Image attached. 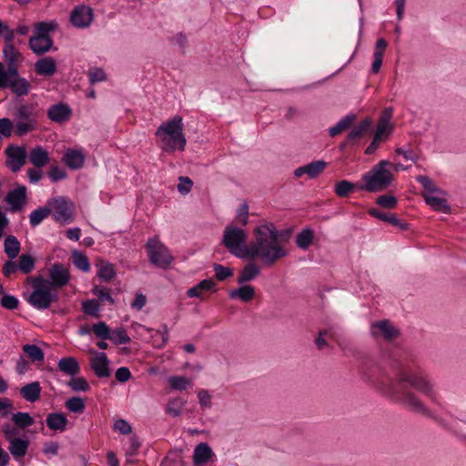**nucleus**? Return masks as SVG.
I'll return each mask as SVG.
<instances>
[{"instance_id": "5fc2aeb1", "label": "nucleus", "mask_w": 466, "mask_h": 466, "mask_svg": "<svg viewBox=\"0 0 466 466\" xmlns=\"http://www.w3.org/2000/svg\"><path fill=\"white\" fill-rule=\"evenodd\" d=\"M213 268H214V271H215L216 279L218 281H224L227 279L232 277L233 274H234L233 268L226 267V266H223V265L218 264V263H215L213 265Z\"/></svg>"}, {"instance_id": "e2e57ef3", "label": "nucleus", "mask_w": 466, "mask_h": 466, "mask_svg": "<svg viewBox=\"0 0 466 466\" xmlns=\"http://www.w3.org/2000/svg\"><path fill=\"white\" fill-rule=\"evenodd\" d=\"M237 218L238 222L243 226H247L248 223V205L247 203H243L239 206L237 210Z\"/></svg>"}, {"instance_id": "052dcab7", "label": "nucleus", "mask_w": 466, "mask_h": 466, "mask_svg": "<svg viewBox=\"0 0 466 466\" xmlns=\"http://www.w3.org/2000/svg\"><path fill=\"white\" fill-rule=\"evenodd\" d=\"M183 405L184 403L179 400H169L166 408V412L177 418L181 415Z\"/></svg>"}, {"instance_id": "7ed1b4c3", "label": "nucleus", "mask_w": 466, "mask_h": 466, "mask_svg": "<svg viewBox=\"0 0 466 466\" xmlns=\"http://www.w3.org/2000/svg\"><path fill=\"white\" fill-rule=\"evenodd\" d=\"M246 240L247 233L244 229L232 225L226 227L222 243L232 255L239 258H246L249 260H254L257 258H260L257 238H254V241L248 246L246 245Z\"/></svg>"}, {"instance_id": "bb28decb", "label": "nucleus", "mask_w": 466, "mask_h": 466, "mask_svg": "<svg viewBox=\"0 0 466 466\" xmlns=\"http://www.w3.org/2000/svg\"><path fill=\"white\" fill-rule=\"evenodd\" d=\"M30 162L37 168L45 167L49 162L47 151L41 146L32 148L29 153Z\"/></svg>"}, {"instance_id": "7c9ffc66", "label": "nucleus", "mask_w": 466, "mask_h": 466, "mask_svg": "<svg viewBox=\"0 0 466 466\" xmlns=\"http://www.w3.org/2000/svg\"><path fill=\"white\" fill-rule=\"evenodd\" d=\"M422 197L426 204L431 207L434 210L441 211L445 214L451 213V207L445 198L431 196L430 194H422Z\"/></svg>"}, {"instance_id": "13d9d810", "label": "nucleus", "mask_w": 466, "mask_h": 466, "mask_svg": "<svg viewBox=\"0 0 466 466\" xmlns=\"http://www.w3.org/2000/svg\"><path fill=\"white\" fill-rule=\"evenodd\" d=\"M1 306L9 310L16 309L19 307V300L18 299L10 294H4L1 298Z\"/></svg>"}, {"instance_id": "bf43d9fd", "label": "nucleus", "mask_w": 466, "mask_h": 466, "mask_svg": "<svg viewBox=\"0 0 466 466\" xmlns=\"http://www.w3.org/2000/svg\"><path fill=\"white\" fill-rule=\"evenodd\" d=\"M140 447H141V441H139V438L135 434L132 435L129 438V444L126 450V456L127 458L135 457L137 454Z\"/></svg>"}, {"instance_id": "6e6d98bb", "label": "nucleus", "mask_w": 466, "mask_h": 466, "mask_svg": "<svg viewBox=\"0 0 466 466\" xmlns=\"http://www.w3.org/2000/svg\"><path fill=\"white\" fill-rule=\"evenodd\" d=\"M376 203L383 208L392 209L398 205V199L393 195H380L377 198Z\"/></svg>"}, {"instance_id": "79ce46f5", "label": "nucleus", "mask_w": 466, "mask_h": 466, "mask_svg": "<svg viewBox=\"0 0 466 466\" xmlns=\"http://www.w3.org/2000/svg\"><path fill=\"white\" fill-rule=\"evenodd\" d=\"M23 351L32 361L42 362L45 360V353L37 345L25 344L23 346Z\"/></svg>"}, {"instance_id": "2eb2a0df", "label": "nucleus", "mask_w": 466, "mask_h": 466, "mask_svg": "<svg viewBox=\"0 0 466 466\" xmlns=\"http://www.w3.org/2000/svg\"><path fill=\"white\" fill-rule=\"evenodd\" d=\"M370 331L374 337L382 336L387 340L397 338L400 334L399 330L393 327L388 319L372 323Z\"/></svg>"}, {"instance_id": "0eeeda50", "label": "nucleus", "mask_w": 466, "mask_h": 466, "mask_svg": "<svg viewBox=\"0 0 466 466\" xmlns=\"http://www.w3.org/2000/svg\"><path fill=\"white\" fill-rule=\"evenodd\" d=\"M47 204L56 222L67 224L74 220L75 204L67 197L52 198L47 201Z\"/></svg>"}, {"instance_id": "4c0bfd02", "label": "nucleus", "mask_w": 466, "mask_h": 466, "mask_svg": "<svg viewBox=\"0 0 466 466\" xmlns=\"http://www.w3.org/2000/svg\"><path fill=\"white\" fill-rule=\"evenodd\" d=\"M360 184L352 183L349 180H340L339 181L335 187L334 191L335 194L339 198L348 197L355 188L359 189V186Z\"/></svg>"}, {"instance_id": "5701e85b", "label": "nucleus", "mask_w": 466, "mask_h": 466, "mask_svg": "<svg viewBox=\"0 0 466 466\" xmlns=\"http://www.w3.org/2000/svg\"><path fill=\"white\" fill-rule=\"evenodd\" d=\"M58 370L71 377L76 376L80 372V365L74 357H65L59 360L57 364Z\"/></svg>"}, {"instance_id": "864d4df0", "label": "nucleus", "mask_w": 466, "mask_h": 466, "mask_svg": "<svg viewBox=\"0 0 466 466\" xmlns=\"http://www.w3.org/2000/svg\"><path fill=\"white\" fill-rule=\"evenodd\" d=\"M67 385L72 389L74 391H88L90 390V386L86 380L83 377H72L69 381L67 382Z\"/></svg>"}, {"instance_id": "0e129e2a", "label": "nucleus", "mask_w": 466, "mask_h": 466, "mask_svg": "<svg viewBox=\"0 0 466 466\" xmlns=\"http://www.w3.org/2000/svg\"><path fill=\"white\" fill-rule=\"evenodd\" d=\"M114 430L117 431L120 434L127 435L131 433V425L124 419L116 420L114 423Z\"/></svg>"}, {"instance_id": "6ab92c4d", "label": "nucleus", "mask_w": 466, "mask_h": 466, "mask_svg": "<svg viewBox=\"0 0 466 466\" xmlns=\"http://www.w3.org/2000/svg\"><path fill=\"white\" fill-rule=\"evenodd\" d=\"M68 419L63 412H51L48 413L46 419V423L48 429L59 432L66 430Z\"/></svg>"}, {"instance_id": "09e8293b", "label": "nucleus", "mask_w": 466, "mask_h": 466, "mask_svg": "<svg viewBox=\"0 0 466 466\" xmlns=\"http://www.w3.org/2000/svg\"><path fill=\"white\" fill-rule=\"evenodd\" d=\"M14 423L21 429L26 428L34 424L35 420L28 412L17 411L12 416Z\"/></svg>"}, {"instance_id": "72a5a7b5", "label": "nucleus", "mask_w": 466, "mask_h": 466, "mask_svg": "<svg viewBox=\"0 0 466 466\" xmlns=\"http://www.w3.org/2000/svg\"><path fill=\"white\" fill-rule=\"evenodd\" d=\"M30 87V82L25 77L13 79L8 86V88H11L12 92L17 96H26L29 93Z\"/></svg>"}, {"instance_id": "a19ab883", "label": "nucleus", "mask_w": 466, "mask_h": 466, "mask_svg": "<svg viewBox=\"0 0 466 466\" xmlns=\"http://www.w3.org/2000/svg\"><path fill=\"white\" fill-rule=\"evenodd\" d=\"M96 266L98 267L96 276L102 281L108 282L116 276L115 267L112 263L106 262Z\"/></svg>"}, {"instance_id": "39448f33", "label": "nucleus", "mask_w": 466, "mask_h": 466, "mask_svg": "<svg viewBox=\"0 0 466 466\" xmlns=\"http://www.w3.org/2000/svg\"><path fill=\"white\" fill-rule=\"evenodd\" d=\"M392 164L388 160H381L371 169L362 175L364 184L359 186L360 190H366L370 193L380 192L387 189L393 181V174L388 168Z\"/></svg>"}, {"instance_id": "dca6fc26", "label": "nucleus", "mask_w": 466, "mask_h": 466, "mask_svg": "<svg viewBox=\"0 0 466 466\" xmlns=\"http://www.w3.org/2000/svg\"><path fill=\"white\" fill-rule=\"evenodd\" d=\"M5 201L10 205L13 212L21 210L26 203V187L19 186L9 191L5 197Z\"/></svg>"}, {"instance_id": "4d7b16f0", "label": "nucleus", "mask_w": 466, "mask_h": 466, "mask_svg": "<svg viewBox=\"0 0 466 466\" xmlns=\"http://www.w3.org/2000/svg\"><path fill=\"white\" fill-rule=\"evenodd\" d=\"M173 390H184L189 385V380L184 376H171L168 379Z\"/></svg>"}, {"instance_id": "ea45409f", "label": "nucleus", "mask_w": 466, "mask_h": 466, "mask_svg": "<svg viewBox=\"0 0 466 466\" xmlns=\"http://www.w3.org/2000/svg\"><path fill=\"white\" fill-rule=\"evenodd\" d=\"M17 265L19 268V270L25 274L27 275L33 271L35 265V259L33 256L30 254L23 253L19 256Z\"/></svg>"}, {"instance_id": "412c9836", "label": "nucleus", "mask_w": 466, "mask_h": 466, "mask_svg": "<svg viewBox=\"0 0 466 466\" xmlns=\"http://www.w3.org/2000/svg\"><path fill=\"white\" fill-rule=\"evenodd\" d=\"M35 70L39 76H51L56 72V60L51 56L40 58L35 64Z\"/></svg>"}, {"instance_id": "c756f323", "label": "nucleus", "mask_w": 466, "mask_h": 466, "mask_svg": "<svg viewBox=\"0 0 466 466\" xmlns=\"http://www.w3.org/2000/svg\"><path fill=\"white\" fill-rule=\"evenodd\" d=\"M41 390L40 383L34 381L22 387L20 393L25 400L35 402L40 398Z\"/></svg>"}, {"instance_id": "4468645a", "label": "nucleus", "mask_w": 466, "mask_h": 466, "mask_svg": "<svg viewBox=\"0 0 466 466\" xmlns=\"http://www.w3.org/2000/svg\"><path fill=\"white\" fill-rule=\"evenodd\" d=\"M90 367L97 378L110 376L109 360L105 352H96V356L90 360Z\"/></svg>"}, {"instance_id": "a878e982", "label": "nucleus", "mask_w": 466, "mask_h": 466, "mask_svg": "<svg viewBox=\"0 0 466 466\" xmlns=\"http://www.w3.org/2000/svg\"><path fill=\"white\" fill-rule=\"evenodd\" d=\"M9 442L10 445L8 449L14 458L19 459L25 456L29 446L28 440L14 438L9 440Z\"/></svg>"}, {"instance_id": "8fccbe9b", "label": "nucleus", "mask_w": 466, "mask_h": 466, "mask_svg": "<svg viewBox=\"0 0 466 466\" xmlns=\"http://www.w3.org/2000/svg\"><path fill=\"white\" fill-rule=\"evenodd\" d=\"M92 293L97 297L98 302L107 301L110 305H114L116 300L110 294V289L106 287L94 286Z\"/></svg>"}, {"instance_id": "603ef678", "label": "nucleus", "mask_w": 466, "mask_h": 466, "mask_svg": "<svg viewBox=\"0 0 466 466\" xmlns=\"http://www.w3.org/2000/svg\"><path fill=\"white\" fill-rule=\"evenodd\" d=\"M92 331L101 339H109L111 338V329L105 321L93 324Z\"/></svg>"}, {"instance_id": "c85d7f7f", "label": "nucleus", "mask_w": 466, "mask_h": 466, "mask_svg": "<svg viewBox=\"0 0 466 466\" xmlns=\"http://www.w3.org/2000/svg\"><path fill=\"white\" fill-rule=\"evenodd\" d=\"M212 455L213 451L210 446L205 442H201L198 444L194 450V462L196 464H205L210 460Z\"/></svg>"}, {"instance_id": "f704fd0d", "label": "nucleus", "mask_w": 466, "mask_h": 466, "mask_svg": "<svg viewBox=\"0 0 466 466\" xmlns=\"http://www.w3.org/2000/svg\"><path fill=\"white\" fill-rule=\"evenodd\" d=\"M4 247L5 253L9 258L14 259L18 256L20 251V242L16 237L13 235L7 236L5 239Z\"/></svg>"}, {"instance_id": "f3484780", "label": "nucleus", "mask_w": 466, "mask_h": 466, "mask_svg": "<svg viewBox=\"0 0 466 466\" xmlns=\"http://www.w3.org/2000/svg\"><path fill=\"white\" fill-rule=\"evenodd\" d=\"M72 109L67 104L58 103L52 105L47 110V117L56 123H64L69 119Z\"/></svg>"}, {"instance_id": "c9c22d12", "label": "nucleus", "mask_w": 466, "mask_h": 466, "mask_svg": "<svg viewBox=\"0 0 466 466\" xmlns=\"http://www.w3.org/2000/svg\"><path fill=\"white\" fill-rule=\"evenodd\" d=\"M356 119L355 114H349L341 118L335 126L329 127V134L330 137H336L342 131L349 128Z\"/></svg>"}, {"instance_id": "2f4dec72", "label": "nucleus", "mask_w": 466, "mask_h": 466, "mask_svg": "<svg viewBox=\"0 0 466 466\" xmlns=\"http://www.w3.org/2000/svg\"><path fill=\"white\" fill-rule=\"evenodd\" d=\"M260 274V268L253 262L247 264L240 271L238 283L242 285L253 280Z\"/></svg>"}, {"instance_id": "69168bd1", "label": "nucleus", "mask_w": 466, "mask_h": 466, "mask_svg": "<svg viewBox=\"0 0 466 466\" xmlns=\"http://www.w3.org/2000/svg\"><path fill=\"white\" fill-rule=\"evenodd\" d=\"M14 127L13 122L7 118L3 117L0 118V134L5 137H9L12 134V129Z\"/></svg>"}, {"instance_id": "cd10ccee", "label": "nucleus", "mask_w": 466, "mask_h": 466, "mask_svg": "<svg viewBox=\"0 0 466 466\" xmlns=\"http://www.w3.org/2000/svg\"><path fill=\"white\" fill-rule=\"evenodd\" d=\"M255 289L250 285L242 284L239 288L231 289L228 296L231 299H238L244 302L250 301L255 297Z\"/></svg>"}, {"instance_id": "a18cd8bd", "label": "nucleus", "mask_w": 466, "mask_h": 466, "mask_svg": "<svg viewBox=\"0 0 466 466\" xmlns=\"http://www.w3.org/2000/svg\"><path fill=\"white\" fill-rule=\"evenodd\" d=\"M49 214H51V208L48 206L41 207L35 209L29 215V221L32 227L39 225Z\"/></svg>"}, {"instance_id": "49530a36", "label": "nucleus", "mask_w": 466, "mask_h": 466, "mask_svg": "<svg viewBox=\"0 0 466 466\" xmlns=\"http://www.w3.org/2000/svg\"><path fill=\"white\" fill-rule=\"evenodd\" d=\"M73 262L75 266L83 272L90 270V263L88 258L81 251L74 250L72 253Z\"/></svg>"}, {"instance_id": "de8ad7c7", "label": "nucleus", "mask_w": 466, "mask_h": 466, "mask_svg": "<svg viewBox=\"0 0 466 466\" xmlns=\"http://www.w3.org/2000/svg\"><path fill=\"white\" fill-rule=\"evenodd\" d=\"M66 408L75 413H82L86 409L85 400L79 396H74L69 398L66 403Z\"/></svg>"}, {"instance_id": "1a4fd4ad", "label": "nucleus", "mask_w": 466, "mask_h": 466, "mask_svg": "<svg viewBox=\"0 0 466 466\" xmlns=\"http://www.w3.org/2000/svg\"><path fill=\"white\" fill-rule=\"evenodd\" d=\"M45 282L46 279L41 275L31 279V285L34 289L26 300L37 310H45L48 309V286L45 284Z\"/></svg>"}, {"instance_id": "774afa93", "label": "nucleus", "mask_w": 466, "mask_h": 466, "mask_svg": "<svg viewBox=\"0 0 466 466\" xmlns=\"http://www.w3.org/2000/svg\"><path fill=\"white\" fill-rule=\"evenodd\" d=\"M89 81L91 84H96L98 82H103L106 79V75L102 68H95L90 71L88 74Z\"/></svg>"}, {"instance_id": "58836bf2", "label": "nucleus", "mask_w": 466, "mask_h": 466, "mask_svg": "<svg viewBox=\"0 0 466 466\" xmlns=\"http://www.w3.org/2000/svg\"><path fill=\"white\" fill-rule=\"evenodd\" d=\"M327 167L328 162L324 160L312 161L305 165L306 175L311 179L316 178L324 171Z\"/></svg>"}, {"instance_id": "f8f14e48", "label": "nucleus", "mask_w": 466, "mask_h": 466, "mask_svg": "<svg viewBox=\"0 0 466 466\" xmlns=\"http://www.w3.org/2000/svg\"><path fill=\"white\" fill-rule=\"evenodd\" d=\"M7 167L17 172L25 164L26 151L24 147L10 145L5 148Z\"/></svg>"}, {"instance_id": "20e7f679", "label": "nucleus", "mask_w": 466, "mask_h": 466, "mask_svg": "<svg viewBox=\"0 0 466 466\" xmlns=\"http://www.w3.org/2000/svg\"><path fill=\"white\" fill-rule=\"evenodd\" d=\"M183 118L178 115H176L157 127L156 136L162 137L161 147L164 151L173 152L176 149L181 151L185 149L187 140L183 134Z\"/></svg>"}, {"instance_id": "aec40b11", "label": "nucleus", "mask_w": 466, "mask_h": 466, "mask_svg": "<svg viewBox=\"0 0 466 466\" xmlns=\"http://www.w3.org/2000/svg\"><path fill=\"white\" fill-rule=\"evenodd\" d=\"M85 155L78 149H67L63 157V161L71 169L81 168L85 164Z\"/></svg>"}, {"instance_id": "ddd939ff", "label": "nucleus", "mask_w": 466, "mask_h": 466, "mask_svg": "<svg viewBox=\"0 0 466 466\" xmlns=\"http://www.w3.org/2000/svg\"><path fill=\"white\" fill-rule=\"evenodd\" d=\"M369 215L371 217L380 219L383 222H386L401 231H406L410 229V224L404 220L400 219L395 213L391 212H384L378 208H371L368 210Z\"/></svg>"}, {"instance_id": "e433bc0d", "label": "nucleus", "mask_w": 466, "mask_h": 466, "mask_svg": "<svg viewBox=\"0 0 466 466\" xmlns=\"http://www.w3.org/2000/svg\"><path fill=\"white\" fill-rule=\"evenodd\" d=\"M313 238L314 231L310 228H305L297 235L296 244L299 248L306 250L312 244Z\"/></svg>"}, {"instance_id": "338daca9", "label": "nucleus", "mask_w": 466, "mask_h": 466, "mask_svg": "<svg viewBox=\"0 0 466 466\" xmlns=\"http://www.w3.org/2000/svg\"><path fill=\"white\" fill-rule=\"evenodd\" d=\"M383 56H384V53L382 51L375 50V52L373 54L374 60L372 62L371 68H370V72L372 74H378L380 72V67L382 66V62H383Z\"/></svg>"}, {"instance_id": "b1692460", "label": "nucleus", "mask_w": 466, "mask_h": 466, "mask_svg": "<svg viewBox=\"0 0 466 466\" xmlns=\"http://www.w3.org/2000/svg\"><path fill=\"white\" fill-rule=\"evenodd\" d=\"M393 108L387 107L383 110L375 131L376 136L382 137L383 135H390L391 133L392 127H390V120L392 117Z\"/></svg>"}, {"instance_id": "c03bdc74", "label": "nucleus", "mask_w": 466, "mask_h": 466, "mask_svg": "<svg viewBox=\"0 0 466 466\" xmlns=\"http://www.w3.org/2000/svg\"><path fill=\"white\" fill-rule=\"evenodd\" d=\"M101 307L96 299H86L82 301V311L88 316L93 318L100 317Z\"/></svg>"}, {"instance_id": "37998d69", "label": "nucleus", "mask_w": 466, "mask_h": 466, "mask_svg": "<svg viewBox=\"0 0 466 466\" xmlns=\"http://www.w3.org/2000/svg\"><path fill=\"white\" fill-rule=\"evenodd\" d=\"M416 180L423 187L424 190L426 191L424 194H430L431 193H438L441 195H444L445 192L437 187L434 183V181L428 176H418L416 177Z\"/></svg>"}, {"instance_id": "9d476101", "label": "nucleus", "mask_w": 466, "mask_h": 466, "mask_svg": "<svg viewBox=\"0 0 466 466\" xmlns=\"http://www.w3.org/2000/svg\"><path fill=\"white\" fill-rule=\"evenodd\" d=\"M71 276L68 268L63 263H54L49 268V279L45 284L53 288H63L70 281Z\"/></svg>"}, {"instance_id": "393cba45", "label": "nucleus", "mask_w": 466, "mask_h": 466, "mask_svg": "<svg viewBox=\"0 0 466 466\" xmlns=\"http://www.w3.org/2000/svg\"><path fill=\"white\" fill-rule=\"evenodd\" d=\"M35 35L30 38H36V41H41V38L50 35L51 32L57 29L58 24L55 20L42 21L35 25Z\"/></svg>"}, {"instance_id": "3c124183", "label": "nucleus", "mask_w": 466, "mask_h": 466, "mask_svg": "<svg viewBox=\"0 0 466 466\" xmlns=\"http://www.w3.org/2000/svg\"><path fill=\"white\" fill-rule=\"evenodd\" d=\"M114 344H127L131 341L130 337L127 335L126 329L122 327L111 330V338L109 339Z\"/></svg>"}, {"instance_id": "4be33fe9", "label": "nucleus", "mask_w": 466, "mask_h": 466, "mask_svg": "<svg viewBox=\"0 0 466 466\" xmlns=\"http://www.w3.org/2000/svg\"><path fill=\"white\" fill-rule=\"evenodd\" d=\"M28 45L34 54L40 56L53 48L54 41L50 35H47L41 38V41H36V38H29Z\"/></svg>"}, {"instance_id": "473e14b6", "label": "nucleus", "mask_w": 466, "mask_h": 466, "mask_svg": "<svg viewBox=\"0 0 466 466\" xmlns=\"http://www.w3.org/2000/svg\"><path fill=\"white\" fill-rule=\"evenodd\" d=\"M3 56L6 64L16 63L21 54L15 49L11 35L5 36V44L3 48Z\"/></svg>"}, {"instance_id": "6e6552de", "label": "nucleus", "mask_w": 466, "mask_h": 466, "mask_svg": "<svg viewBox=\"0 0 466 466\" xmlns=\"http://www.w3.org/2000/svg\"><path fill=\"white\" fill-rule=\"evenodd\" d=\"M146 249L150 263L157 268H167L174 260L168 248L157 238H149L146 244Z\"/></svg>"}, {"instance_id": "f257e3e1", "label": "nucleus", "mask_w": 466, "mask_h": 466, "mask_svg": "<svg viewBox=\"0 0 466 466\" xmlns=\"http://www.w3.org/2000/svg\"><path fill=\"white\" fill-rule=\"evenodd\" d=\"M363 378L376 387L384 396L399 403L410 411L435 419L442 427L451 431L456 436L466 441L457 425H448L424 405L412 389L423 394L433 403L439 404L440 395L435 384L424 373L417 371L404 359L383 355L379 360H367L362 366Z\"/></svg>"}, {"instance_id": "a211bd4d", "label": "nucleus", "mask_w": 466, "mask_h": 466, "mask_svg": "<svg viewBox=\"0 0 466 466\" xmlns=\"http://www.w3.org/2000/svg\"><path fill=\"white\" fill-rule=\"evenodd\" d=\"M371 119L367 117L360 121L351 131L347 135L345 138V144L357 145L358 141L364 137L371 127Z\"/></svg>"}, {"instance_id": "9b49d317", "label": "nucleus", "mask_w": 466, "mask_h": 466, "mask_svg": "<svg viewBox=\"0 0 466 466\" xmlns=\"http://www.w3.org/2000/svg\"><path fill=\"white\" fill-rule=\"evenodd\" d=\"M94 15L92 7L78 5L70 13V22L76 28H87L94 21Z\"/></svg>"}, {"instance_id": "680f3d73", "label": "nucleus", "mask_w": 466, "mask_h": 466, "mask_svg": "<svg viewBox=\"0 0 466 466\" xmlns=\"http://www.w3.org/2000/svg\"><path fill=\"white\" fill-rule=\"evenodd\" d=\"M47 175L53 182H57L67 177L66 172L58 166H53Z\"/></svg>"}, {"instance_id": "f03ea898", "label": "nucleus", "mask_w": 466, "mask_h": 466, "mask_svg": "<svg viewBox=\"0 0 466 466\" xmlns=\"http://www.w3.org/2000/svg\"><path fill=\"white\" fill-rule=\"evenodd\" d=\"M291 233L292 228L278 230L272 222H265L255 228L254 236L258 240L260 259L264 266H273L279 258L288 256L287 249L279 242L288 240Z\"/></svg>"}, {"instance_id": "423d86ee", "label": "nucleus", "mask_w": 466, "mask_h": 466, "mask_svg": "<svg viewBox=\"0 0 466 466\" xmlns=\"http://www.w3.org/2000/svg\"><path fill=\"white\" fill-rule=\"evenodd\" d=\"M37 116L33 106L22 104L15 109L14 119L15 122V133L18 137H23L35 129L37 125Z\"/></svg>"}]
</instances>
